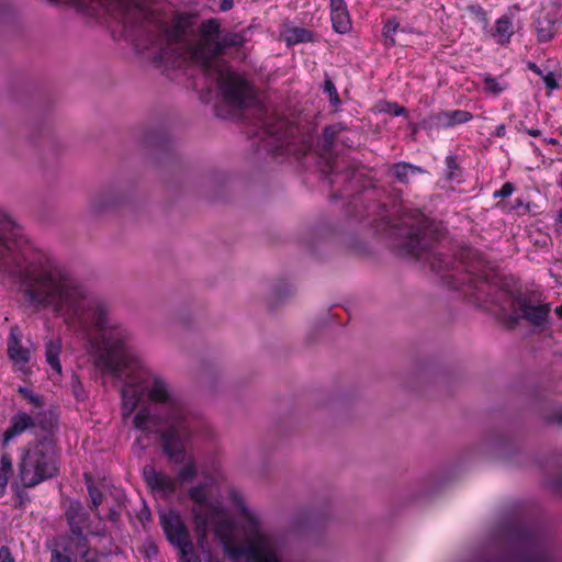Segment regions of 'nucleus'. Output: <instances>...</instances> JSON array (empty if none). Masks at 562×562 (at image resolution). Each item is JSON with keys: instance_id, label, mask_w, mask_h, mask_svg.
I'll use <instances>...</instances> for the list:
<instances>
[{"instance_id": "obj_35", "label": "nucleus", "mask_w": 562, "mask_h": 562, "mask_svg": "<svg viewBox=\"0 0 562 562\" xmlns=\"http://www.w3.org/2000/svg\"><path fill=\"white\" fill-rule=\"evenodd\" d=\"M71 392H72L74 396L76 397V400H78V401H83L86 398V391L83 389V385L77 378L72 379Z\"/></svg>"}, {"instance_id": "obj_12", "label": "nucleus", "mask_w": 562, "mask_h": 562, "mask_svg": "<svg viewBox=\"0 0 562 562\" xmlns=\"http://www.w3.org/2000/svg\"><path fill=\"white\" fill-rule=\"evenodd\" d=\"M64 552L54 550L52 562H101L102 557L97 551H91L88 543L81 538L67 539L63 548Z\"/></svg>"}, {"instance_id": "obj_22", "label": "nucleus", "mask_w": 562, "mask_h": 562, "mask_svg": "<svg viewBox=\"0 0 562 562\" xmlns=\"http://www.w3.org/2000/svg\"><path fill=\"white\" fill-rule=\"evenodd\" d=\"M419 259L427 261L430 269L438 273H442V277H445L446 272L452 269L451 262L448 257L442 256L438 252L429 251V249L424 251ZM446 278H449V274H446Z\"/></svg>"}, {"instance_id": "obj_50", "label": "nucleus", "mask_w": 562, "mask_h": 562, "mask_svg": "<svg viewBox=\"0 0 562 562\" xmlns=\"http://www.w3.org/2000/svg\"><path fill=\"white\" fill-rule=\"evenodd\" d=\"M301 519H302V517L297 516L295 518V520L293 521V524L299 527L301 525V522H302Z\"/></svg>"}, {"instance_id": "obj_40", "label": "nucleus", "mask_w": 562, "mask_h": 562, "mask_svg": "<svg viewBox=\"0 0 562 562\" xmlns=\"http://www.w3.org/2000/svg\"><path fill=\"white\" fill-rule=\"evenodd\" d=\"M347 10L345 0H330V13Z\"/></svg>"}, {"instance_id": "obj_39", "label": "nucleus", "mask_w": 562, "mask_h": 562, "mask_svg": "<svg viewBox=\"0 0 562 562\" xmlns=\"http://www.w3.org/2000/svg\"><path fill=\"white\" fill-rule=\"evenodd\" d=\"M446 165L449 170L448 177L452 180L454 178V170L458 169L456 158L453 156H448L446 158Z\"/></svg>"}, {"instance_id": "obj_3", "label": "nucleus", "mask_w": 562, "mask_h": 562, "mask_svg": "<svg viewBox=\"0 0 562 562\" xmlns=\"http://www.w3.org/2000/svg\"><path fill=\"white\" fill-rule=\"evenodd\" d=\"M493 562H554L537 532L529 527L510 525L497 536Z\"/></svg>"}, {"instance_id": "obj_28", "label": "nucleus", "mask_w": 562, "mask_h": 562, "mask_svg": "<svg viewBox=\"0 0 562 562\" xmlns=\"http://www.w3.org/2000/svg\"><path fill=\"white\" fill-rule=\"evenodd\" d=\"M484 90L488 93L497 95L505 91L508 85L499 77H493L488 74L483 75Z\"/></svg>"}, {"instance_id": "obj_45", "label": "nucleus", "mask_w": 562, "mask_h": 562, "mask_svg": "<svg viewBox=\"0 0 562 562\" xmlns=\"http://www.w3.org/2000/svg\"><path fill=\"white\" fill-rule=\"evenodd\" d=\"M234 1L233 0H222L221 1V9L223 11H228L233 8Z\"/></svg>"}, {"instance_id": "obj_6", "label": "nucleus", "mask_w": 562, "mask_h": 562, "mask_svg": "<svg viewBox=\"0 0 562 562\" xmlns=\"http://www.w3.org/2000/svg\"><path fill=\"white\" fill-rule=\"evenodd\" d=\"M401 234L404 236L402 249L416 258H420L423 252L428 250L432 241V224L418 210H407L403 213L401 220Z\"/></svg>"}, {"instance_id": "obj_25", "label": "nucleus", "mask_w": 562, "mask_h": 562, "mask_svg": "<svg viewBox=\"0 0 562 562\" xmlns=\"http://www.w3.org/2000/svg\"><path fill=\"white\" fill-rule=\"evenodd\" d=\"M61 345L59 340H50L46 344V360L57 373L61 372V364L59 362V353Z\"/></svg>"}, {"instance_id": "obj_7", "label": "nucleus", "mask_w": 562, "mask_h": 562, "mask_svg": "<svg viewBox=\"0 0 562 562\" xmlns=\"http://www.w3.org/2000/svg\"><path fill=\"white\" fill-rule=\"evenodd\" d=\"M214 72L225 104L233 109L247 106L251 100L248 82L225 63H216Z\"/></svg>"}, {"instance_id": "obj_27", "label": "nucleus", "mask_w": 562, "mask_h": 562, "mask_svg": "<svg viewBox=\"0 0 562 562\" xmlns=\"http://www.w3.org/2000/svg\"><path fill=\"white\" fill-rule=\"evenodd\" d=\"M333 27L337 33L345 34L351 29L348 10L330 13Z\"/></svg>"}, {"instance_id": "obj_38", "label": "nucleus", "mask_w": 562, "mask_h": 562, "mask_svg": "<svg viewBox=\"0 0 562 562\" xmlns=\"http://www.w3.org/2000/svg\"><path fill=\"white\" fill-rule=\"evenodd\" d=\"M515 187L512 182H506L502 186V188L494 192V198H507L512 195Z\"/></svg>"}, {"instance_id": "obj_47", "label": "nucleus", "mask_w": 562, "mask_h": 562, "mask_svg": "<svg viewBox=\"0 0 562 562\" xmlns=\"http://www.w3.org/2000/svg\"><path fill=\"white\" fill-rule=\"evenodd\" d=\"M527 133L530 135V136H533V137H537L541 134L540 130L538 128H530V130H527Z\"/></svg>"}, {"instance_id": "obj_23", "label": "nucleus", "mask_w": 562, "mask_h": 562, "mask_svg": "<svg viewBox=\"0 0 562 562\" xmlns=\"http://www.w3.org/2000/svg\"><path fill=\"white\" fill-rule=\"evenodd\" d=\"M390 171L401 183H408L413 176L424 172L420 167L405 161L394 164Z\"/></svg>"}, {"instance_id": "obj_14", "label": "nucleus", "mask_w": 562, "mask_h": 562, "mask_svg": "<svg viewBox=\"0 0 562 562\" xmlns=\"http://www.w3.org/2000/svg\"><path fill=\"white\" fill-rule=\"evenodd\" d=\"M188 496L192 501V515L195 525L205 524V515L214 513L220 503L212 501L207 494V484L199 483L188 490Z\"/></svg>"}, {"instance_id": "obj_31", "label": "nucleus", "mask_w": 562, "mask_h": 562, "mask_svg": "<svg viewBox=\"0 0 562 562\" xmlns=\"http://www.w3.org/2000/svg\"><path fill=\"white\" fill-rule=\"evenodd\" d=\"M283 126H284V122L279 121V120L269 119V120H266L262 122L263 132L267 135L274 137L277 139V142H280V143L283 139V132H282Z\"/></svg>"}, {"instance_id": "obj_19", "label": "nucleus", "mask_w": 562, "mask_h": 562, "mask_svg": "<svg viewBox=\"0 0 562 562\" xmlns=\"http://www.w3.org/2000/svg\"><path fill=\"white\" fill-rule=\"evenodd\" d=\"M539 42H549L557 32V16L550 12H541L536 22Z\"/></svg>"}, {"instance_id": "obj_32", "label": "nucleus", "mask_w": 562, "mask_h": 562, "mask_svg": "<svg viewBox=\"0 0 562 562\" xmlns=\"http://www.w3.org/2000/svg\"><path fill=\"white\" fill-rule=\"evenodd\" d=\"M18 392L23 396L24 400L27 401L29 404L35 408L34 411H45V401L43 396L35 394L33 391L25 386H19Z\"/></svg>"}, {"instance_id": "obj_44", "label": "nucleus", "mask_w": 562, "mask_h": 562, "mask_svg": "<svg viewBox=\"0 0 562 562\" xmlns=\"http://www.w3.org/2000/svg\"><path fill=\"white\" fill-rule=\"evenodd\" d=\"M283 292L284 293H288L289 290H288V285L286 284H279L274 288V292H273V295L276 299H281V296L283 295Z\"/></svg>"}, {"instance_id": "obj_13", "label": "nucleus", "mask_w": 562, "mask_h": 562, "mask_svg": "<svg viewBox=\"0 0 562 562\" xmlns=\"http://www.w3.org/2000/svg\"><path fill=\"white\" fill-rule=\"evenodd\" d=\"M214 513H210L205 515V524L204 525H195L196 529L206 535V531L212 528L216 535V537L222 541H228L234 538V521L231 519L229 515L224 510L223 506L220 504L214 508Z\"/></svg>"}, {"instance_id": "obj_43", "label": "nucleus", "mask_w": 562, "mask_h": 562, "mask_svg": "<svg viewBox=\"0 0 562 562\" xmlns=\"http://www.w3.org/2000/svg\"><path fill=\"white\" fill-rule=\"evenodd\" d=\"M121 516V509L120 506L113 507L109 510L108 518L111 521H117Z\"/></svg>"}, {"instance_id": "obj_20", "label": "nucleus", "mask_w": 562, "mask_h": 562, "mask_svg": "<svg viewBox=\"0 0 562 562\" xmlns=\"http://www.w3.org/2000/svg\"><path fill=\"white\" fill-rule=\"evenodd\" d=\"M120 201V193L113 188H108L91 199L90 209L93 212H100L108 207L115 206Z\"/></svg>"}, {"instance_id": "obj_15", "label": "nucleus", "mask_w": 562, "mask_h": 562, "mask_svg": "<svg viewBox=\"0 0 562 562\" xmlns=\"http://www.w3.org/2000/svg\"><path fill=\"white\" fill-rule=\"evenodd\" d=\"M7 353L9 359L13 362L16 371L24 375L30 373V368L27 367L30 361V350L22 346L18 326H13L10 329L7 341Z\"/></svg>"}, {"instance_id": "obj_33", "label": "nucleus", "mask_w": 562, "mask_h": 562, "mask_svg": "<svg viewBox=\"0 0 562 562\" xmlns=\"http://www.w3.org/2000/svg\"><path fill=\"white\" fill-rule=\"evenodd\" d=\"M403 29L400 27V23L396 20H387L383 26V36L385 38L386 45H395L396 33Z\"/></svg>"}, {"instance_id": "obj_18", "label": "nucleus", "mask_w": 562, "mask_h": 562, "mask_svg": "<svg viewBox=\"0 0 562 562\" xmlns=\"http://www.w3.org/2000/svg\"><path fill=\"white\" fill-rule=\"evenodd\" d=\"M228 499L239 514L240 527H247L250 521H254L256 527H261V521L258 515L247 506L246 499L240 492L231 490L228 493Z\"/></svg>"}, {"instance_id": "obj_16", "label": "nucleus", "mask_w": 562, "mask_h": 562, "mask_svg": "<svg viewBox=\"0 0 562 562\" xmlns=\"http://www.w3.org/2000/svg\"><path fill=\"white\" fill-rule=\"evenodd\" d=\"M66 518L71 530V535L68 539L81 538L83 543H88L85 532L90 528V516L85 510L81 503H70L66 510Z\"/></svg>"}, {"instance_id": "obj_4", "label": "nucleus", "mask_w": 562, "mask_h": 562, "mask_svg": "<svg viewBox=\"0 0 562 562\" xmlns=\"http://www.w3.org/2000/svg\"><path fill=\"white\" fill-rule=\"evenodd\" d=\"M18 467L19 477L25 487H34L57 476L59 467L54 443L41 440L22 449Z\"/></svg>"}, {"instance_id": "obj_34", "label": "nucleus", "mask_w": 562, "mask_h": 562, "mask_svg": "<svg viewBox=\"0 0 562 562\" xmlns=\"http://www.w3.org/2000/svg\"><path fill=\"white\" fill-rule=\"evenodd\" d=\"M543 419L547 424L562 426V406L554 407L544 413Z\"/></svg>"}, {"instance_id": "obj_24", "label": "nucleus", "mask_w": 562, "mask_h": 562, "mask_svg": "<svg viewBox=\"0 0 562 562\" xmlns=\"http://www.w3.org/2000/svg\"><path fill=\"white\" fill-rule=\"evenodd\" d=\"M282 37L288 46L300 43H308L314 40V33L304 27H289L282 33Z\"/></svg>"}, {"instance_id": "obj_48", "label": "nucleus", "mask_w": 562, "mask_h": 562, "mask_svg": "<svg viewBox=\"0 0 562 562\" xmlns=\"http://www.w3.org/2000/svg\"><path fill=\"white\" fill-rule=\"evenodd\" d=\"M504 133H505V127L502 125V126H499V127L497 128V135H498V136H502V135H504Z\"/></svg>"}, {"instance_id": "obj_37", "label": "nucleus", "mask_w": 562, "mask_h": 562, "mask_svg": "<svg viewBox=\"0 0 562 562\" xmlns=\"http://www.w3.org/2000/svg\"><path fill=\"white\" fill-rule=\"evenodd\" d=\"M324 92L327 93L330 97L333 102H335V103L339 102V97L337 94L336 87H335V85L333 83L331 80H329V79L325 80V82H324Z\"/></svg>"}, {"instance_id": "obj_30", "label": "nucleus", "mask_w": 562, "mask_h": 562, "mask_svg": "<svg viewBox=\"0 0 562 562\" xmlns=\"http://www.w3.org/2000/svg\"><path fill=\"white\" fill-rule=\"evenodd\" d=\"M328 173L333 176V178L329 179V182L334 184L340 181H351V179L357 177L358 172L355 168H349L346 172H340L338 170V162L335 161L329 165Z\"/></svg>"}, {"instance_id": "obj_46", "label": "nucleus", "mask_w": 562, "mask_h": 562, "mask_svg": "<svg viewBox=\"0 0 562 562\" xmlns=\"http://www.w3.org/2000/svg\"><path fill=\"white\" fill-rule=\"evenodd\" d=\"M528 68H529L530 70H532L535 74H537V75H539V76H541V77L543 76V74H542L541 69H540V68H539L535 63H529V64H528Z\"/></svg>"}, {"instance_id": "obj_1", "label": "nucleus", "mask_w": 562, "mask_h": 562, "mask_svg": "<svg viewBox=\"0 0 562 562\" xmlns=\"http://www.w3.org/2000/svg\"><path fill=\"white\" fill-rule=\"evenodd\" d=\"M0 271L18 277L25 300L35 310L50 312L94 350L103 373L124 380L122 417L126 420L146 397L150 406L133 416V426L159 435L162 452L176 463L177 486L192 482L198 467L186 457L190 438L188 408L182 396L153 371L132 347L130 330L116 321L110 304L50 255H0Z\"/></svg>"}, {"instance_id": "obj_49", "label": "nucleus", "mask_w": 562, "mask_h": 562, "mask_svg": "<svg viewBox=\"0 0 562 562\" xmlns=\"http://www.w3.org/2000/svg\"><path fill=\"white\" fill-rule=\"evenodd\" d=\"M405 112V109L404 108H397L396 111L394 112L395 115H401Z\"/></svg>"}, {"instance_id": "obj_8", "label": "nucleus", "mask_w": 562, "mask_h": 562, "mask_svg": "<svg viewBox=\"0 0 562 562\" xmlns=\"http://www.w3.org/2000/svg\"><path fill=\"white\" fill-rule=\"evenodd\" d=\"M159 518L167 539L179 549L181 562H190L189 557L193 553V544L181 516L169 509L160 513Z\"/></svg>"}, {"instance_id": "obj_51", "label": "nucleus", "mask_w": 562, "mask_h": 562, "mask_svg": "<svg viewBox=\"0 0 562 562\" xmlns=\"http://www.w3.org/2000/svg\"><path fill=\"white\" fill-rule=\"evenodd\" d=\"M558 222L560 224H562V209L559 211V214H558Z\"/></svg>"}, {"instance_id": "obj_41", "label": "nucleus", "mask_w": 562, "mask_h": 562, "mask_svg": "<svg viewBox=\"0 0 562 562\" xmlns=\"http://www.w3.org/2000/svg\"><path fill=\"white\" fill-rule=\"evenodd\" d=\"M542 79L549 89L553 90V89L558 88V82L552 72H548V74L543 75Z\"/></svg>"}, {"instance_id": "obj_42", "label": "nucleus", "mask_w": 562, "mask_h": 562, "mask_svg": "<svg viewBox=\"0 0 562 562\" xmlns=\"http://www.w3.org/2000/svg\"><path fill=\"white\" fill-rule=\"evenodd\" d=\"M0 562H14L10 550L5 547L0 549Z\"/></svg>"}, {"instance_id": "obj_11", "label": "nucleus", "mask_w": 562, "mask_h": 562, "mask_svg": "<svg viewBox=\"0 0 562 562\" xmlns=\"http://www.w3.org/2000/svg\"><path fill=\"white\" fill-rule=\"evenodd\" d=\"M143 477L146 486L156 497L170 499L178 491L177 479L164 471L156 470L150 464L143 468Z\"/></svg>"}, {"instance_id": "obj_21", "label": "nucleus", "mask_w": 562, "mask_h": 562, "mask_svg": "<svg viewBox=\"0 0 562 562\" xmlns=\"http://www.w3.org/2000/svg\"><path fill=\"white\" fill-rule=\"evenodd\" d=\"M514 34L512 19L508 15H502L495 22V26L491 33L492 37L501 45L509 43Z\"/></svg>"}, {"instance_id": "obj_52", "label": "nucleus", "mask_w": 562, "mask_h": 562, "mask_svg": "<svg viewBox=\"0 0 562 562\" xmlns=\"http://www.w3.org/2000/svg\"><path fill=\"white\" fill-rule=\"evenodd\" d=\"M452 282H453V285L457 288L461 281H459V280H457V279H454V278H453V281H452Z\"/></svg>"}, {"instance_id": "obj_10", "label": "nucleus", "mask_w": 562, "mask_h": 562, "mask_svg": "<svg viewBox=\"0 0 562 562\" xmlns=\"http://www.w3.org/2000/svg\"><path fill=\"white\" fill-rule=\"evenodd\" d=\"M550 311V304L535 305L526 296H518L513 301L509 319L513 324L524 319L529 325L541 328L547 324Z\"/></svg>"}, {"instance_id": "obj_17", "label": "nucleus", "mask_w": 562, "mask_h": 562, "mask_svg": "<svg viewBox=\"0 0 562 562\" xmlns=\"http://www.w3.org/2000/svg\"><path fill=\"white\" fill-rule=\"evenodd\" d=\"M473 119L469 111L464 110H446L439 111L430 115L429 120L431 125L436 127L448 128L458 124H463Z\"/></svg>"}, {"instance_id": "obj_36", "label": "nucleus", "mask_w": 562, "mask_h": 562, "mask_svg": "<svg viewBox=\"0 0 562 562\" xmlns=\"http://www.w3.org/2000/svg\"><path fill=\"white\" fill-rule=\"evenodd\" d=\"M89 495L91 497V509L95 510L98 506L102 503V494L93 486H89Z\"/></svg>"}, {"instance_id": "obj_29", "label": "nucleus", "mask_w": 562, "mask_h": 562, "mask_svg": "<svg viewBox=\"0 0 562 562\" xmlns=\"http://www.w3.org/2000/svg\"><path fill=\"white\" fill-rule=\"evenodd\" d=\"M342 131V126L339 124L329 125L324 128L322 137V148L324 151H330L334 147L337 135Z\"/></svg>"}, {"instance_id": "obj_2", "label": "nucleus", "mask_w": 562, "mask_h": 562, "mask_svg": "<svg viewBox=\"0 0 562 562\" xmlns=\"http://www.w3.org/2000/svg\"><path fill=\"white\" fill-rule=\"evenodd\" d=\"M113 7L124 24L143 30L144 38L136 44L138 48L149 50L154 59L176 67L191 53L203 58L207 68H211L210 59L223 54L226 48L241 46L245 42L241 34L234 32L220 37V22L209 19L201 24L199 43L193 45L189 41V18H179L169 27L154 21L153 13L140 0H113Z\"/></svg>"}, {"instance_id": "obj_9", "label": "nucleus", "mask_w": 562, "mask_h": 562, "mask_svg": "<svg viewBox=\"0 0 562 562\" xmlns=\"http://www.w3.org/2000/svg\"><path fill=\"white\" fill-rule=\"evenodd\" d=\"M56 422V417L46 411H32L31 414L18 412L11 417L10 426L3 434V445H8L14 437L35 427L48 430L54 427Z\"/></svg>"}, {"instance_id": "obj_5", "label": "nucleus", "mask_w": 562, "mask_h": 562, "mask_svg": "<svg viewBox=\"0 0 562 562\" xmlns=\"http://www.w3.org/2000/svg\"><path fill=\"white\" fill-rule=\"evenodd\" d=\"M245 536V544H236L234 538L224 541L225 553L234 561L243 558L254 562H280V543L276 536L250 521L240 527Z\"/></svg>"}, {"instance_id": "obj_26", "label": "nucleus", "mask_w": 562, "mask_h": 562, "mask_svg": "<svg viewBox=\"0 0 562 562\" xmlns=\"http://www.w3.org/2000/svg\"><path fill=\"white\" fill-rule=\"evenodd\" d=\"M13 472L12 460L8 453L1 456L0 461V497L4 494L9 479Z\"/></svg>"}]
</instances>
